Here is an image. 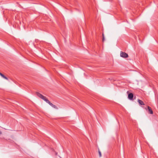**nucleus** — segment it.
I'll list each match as a JSON object with an SVG mask.
<instances>
[{"mask_svg":"<svg viewBox=\"0 0 158 158\" xmlns=\"http://www.w3.org/2000/svg\"><path fill=\"white\" fill-rule=\"evenodd\" d=\"M36 95L39 98H41L44 101H45L47 103H48L52 107L53 105L51 102L46 97L43 96L42 94H40V93L37 92H36Z\"/></svg>","mask_w":158,"mask_h":158,"instance_id":"nucleus-1","label":"nucleus"},{"mask_svg":"<svg viewBox=\"0 0 158 158\" xmlns=\"http://www.w3.org/2000/svg\"><path fill=\"white\" fill-rule=\"evenodd\" d=\"M120 56L121 57L125 58H127L128 56L127 53L122 51L120 52Z\"/></svg>","mask_w":158,"mask_h":158,"instance_id":"nucleus-2","label":"nucleus"},{"mask_svg":"<svg viewBox=\"0 0 158 158\" xmlns=\"http://www.w3.org/2000/svg\"><path fill=\"white\" fill-rule=\"evenodd\" d=\"M147 107H148V109H147L145 108V109L146 110H148V113L149 114H152L153 113V111L152 109H151V107L148 106Z\"/></svg>","mask_w":158,"mask_h":158,"instance_id":"nucleus-3","label":"nucleus"},{"mask_svg":"<svg viewBox=\"0 0 158 158\" xmlns=\"http://www.w3.org/2000/svg\"><path fill=\"white\" fill-rule=\"evenodd\" d=\"M134 95L132 93H130L128 94V98L130 100H133Z\"/></svg>","mask_w":158,"mask_h":158,"instance_id":"nucleus-4","label":"nucleus"},{"mask_svg":"<svg viewBox=\"0 0 158 158\" xmlns=\"http://www.w3.org/2000/svg\"><path fill=\"white\" fill-rule=\"evenodd\" d=\"M138 102L139 103V105L141 106V105H145L144 103L143 102L140 100V99H138Z\"/></svg>","mask_w":158,"mask_h":158,"instance_id":"nucleus-5","label":"nucleus"},{"mask_svg":"<svg viewBox=\"0 0 158 158\" xmlns=\"http://www.w3.org/2000/svg\"><path fill=\"white\" fill-rule=\"evenodd\" d=\"M0 75L1 76H2L4 79H5L6 80H8V78L6 77L3 74H2L0 72Z\"/></svg>","mask_w":158,"mask_h":158,"instance_id":"nucleus-6","label":"nucleus"},{"mask_svg":"<svg viewBox=\"0 0 158 158\" xmlns=\"http://www.w3.org/2000/svg\"><path fill=\"white\" fill-rule=\"evenodd\" d=\"M98 152L99 154V157H101L102 156L101 153L99 149H98Z\"/></svg>","mask_w":158,"mask_h":158,"instance_id":"nucleus-7","label":"nucleus"},{"mask_svg":"<svg viewBox=\"0 0 158 158\" xmlns=\"http://www.w3.org/2000/svg\"><path fill=\"white\" fill-rule=\"evenodd\" d=\"M52 107L55 108V109H57V107H56V106L54 105H53V106H52Z\"/></svg>","mask_w":158,"mask_h":158,"instance_id":"nucleus-8","label":"nucleus"},{"mask_svg":"<svg viewBox=\"0 0 158 158\" xmlns=\"http://www.w3.org/2000/svg\"><path fill=\"white\" fill-rule=\"evenodd\" d=\"M105 37H103L102 38V41L103 42H104V41H105Z\"/></svg>","mask_w":158,"mask_h":158,"instance_id":"nucleus-9","label":"nucleus"},{"mask_svg":"<svg viewBox=\"0 0 158 158\" xmlns=\"http://www.w3.org/2000/svg\"><path fill=\"white\" fill-rule=\"evenodd\" d=\"M102 38L103 37H104V34L103 33H102Z\"/></svg>","mask_w":158,"mask_h":158,"instance_id":"nucleus-10","label":"nucleus"},{"mask_svg":"<svg viewBox=\"0 0 158 158\" xmlns=\"http://www.w3.org/2000/svg\"><path fill=\"white\" fill-rule=\"evenodd\" d=\"M2 134V132L1 131H0V135Z\"/></svg>","mask_w":158,"mask_h":158,"instance_id":"nucleus-11","label":"nucleus"},{"mask_svg":"<svg viewBox=\"0 0 158 158\" xmlns=\"http://www.w3.org/2000/svg\"><path fill=\"white\" fill-rule=\"evenodd\" d=\"M57 153H56V155H57Z\"/></svg>","mask_w":158,"mask_h":158,"instance_id":"nucleus-12","label":"nucleus"},{"mask_svg":"<svg viewBox=\"0 0 158 158\" xmlns=\"http://www.w3.org/2000/svg\"><path fill=\"white\" fill-rule=\"evenodd\" d=\"M128 93V91H127V93Z\"/></svg>","mask_w":158,"mask_h":158,"instance_id":"nucleus-13","label":"nucleus"}]
</instances>
